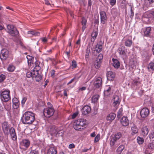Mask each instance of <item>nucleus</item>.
<instances>
[{"instance_id": "obj_28", "label": "nucleus", "mask_w": 154, "mask_h": 154, "mask_svg": "<svg viewBox=\"0 0 154 154\" xmlns=\"http://www.w3.org/2000/svg\"><path fill=\"white\" fill-rule=\"evenodd\" d=\"M151 30V28L150 27H146L144 31V35L145 36H149L150 35V32Z\"/></svg>"}, {"instance_id": "obj_29", "label": "nucleus", "mask_w": 154, "mask_h": 154, "mask_svg": "<svg viewBox=\"0 0 154 154\" xmlns=\"http://www.w3.org/2000/svg\"><path fill=\"white\" fill-rule=\"evenodd\" d=\"M118 51L120 55H125L126 53L124 50V47L122 46L120 47L118 49Z\"/></svg>"}, {"instance_id": "obj_57", "label": "nucleus", "mask_w": 154, "mask_h": 154, "mask_svg": "<svg viewBox=\"0 0 154 154\" xmlns=\"http://www.w3.org/2000/svg\"><path fill=\"white\" fill-rule=\"evenodd\" d=\"M78 112H75L72 115V119H74L78 115Z\"/></svg>"}, {"instance_id": "obj_23", "label": "nucleus", "mask_w": 154, "mask_h": 154, "mask_svg": "<svg viewBox=\"0 0 154 154\" xmlns=\"http://www.w3.org/2000/svg\"><path fill=\"white\" fill-rule=\"evenodd\" d=\"M111 88L110 86H106L105 87L104 91V94L106 96L109 95L111 93Z\"/></svg>"}, {"instance_id": "obj_37", "label": "nucleus", "mask_w": 154, "mask_h": 154, "mask_svg": "<svg viewBox=\"0 0 154 154\" xmlns=\"http://www.w3.org/2000/svg\"><path fill=\"white\" fill-rule=\"evenodd\" d=\"M113 102H120V100L119 97L117 95H115L113 96L112 99Z\"/></svg>"}, {"instance_id": "obj_43", "label": "nucleus", "mask_w": 154, "mask_h": 154, "mask_svg": "<svg viewBox=\"0 0 154 154\" xmlns=\"http://www.w3.org/2000/svg\"><path fill=\"white\" fill-rule=\"evenodd\" d=\"M5 108L6 110L8 111H9L11 109V104H6L5 106Z\"/></svg>"}, {"instance_id": "obj_62", "label": "nucleus", "mask_w": 154, "mask_h": 154, "mask_svg": "<svg viewBox=\"0 0 154 154\" xmlns=\"http://www.w3.org/2000/svg\"><path fill=\"white\" fill-rule=\"evenodd\" d=\"M26 58L27 59V61H28V60H32V59H34V58L33 57H32L31 56H30L29 55H28L27 56Z\"/></svg>"}, {"instance_id": "obj_48", "label": "nucleus", "mask_w": 154, "mask_h": 154, "mask_svg": "<svg viewBox=\"0 0 154 154\" xmlns=\"http://www.w3.org/2000/svg\"><path fill=\"white\" fill-rule=\"evenodd\" d=\"M72 63L71 67L72 69L75 68L77 66V64L75 61H72Z\"/></svg>"}, {"instance_id": "obj_13", "label": "nucleus", "mask_w": 154, "mask_h": 154, "mask_svg": "<svg viewBox=\"0 0 154 154\" xmlns=\"http://www.w3.org/2000/svg\"><path fill=\"white\" fill-rule=\"evenodd\" d=\"M140 114L142 118H146L149 114V110L147 108H143L140 111Z\"/></svg>"}, {"instance_id": "obj_33", "label": "nucleus", "mask_w": 154, "mask_h": 154, "mask_svg": "<svg viewBox=\"0 0 154 154\" xmlns=\"http://www.w3.org/2000/svg\"><path fill=\"white\" fill-rule=\"evenodd\" d=\"M124 149V147L123 145H120L117 149L116 152L117 154H120Z\"/></svg>"}, {"instance_id": "obj_17", "label": "nucleus", "mask_w": 154, "mask_h": 154, "mask_svg": "<svg viewBox=\"0 0 154 154\" xmlns=\"http://www.w3.org/2000/svg\"><path fill=\"white\" fill-rule=\"evenodd\" d=\"M120 122L121 124L123 126H128L129 123V121L127 117L123 116L121 119Z\"/></svg>"}, {"instance_id": "obj_60", "label": "nucleus", "mask_w": 154, "mask_h": 154, "mask_svg": "<svg viewBox=\"0 0 154 154\" xmlns=\"http://www.w3.org/2000/svg\"><path fill=\"white\" fill-rule=\"evenodd\" d=\"M27 99V98L26 97H24L23 98L22 100L21 101V103L23 105L24 104L25 102H26V100Z\"/></svg>"}, {"instance_id": "obj_32", "label": "nucleus", "mask_w": 154, "mask_h": 154, "mask_svg": "<svg viewBox=\"0 0 154 154\" xmlns=\"http://www.w3.org/2000/svg\"><path fill=\"white\" fill-rule=\"evenodd\" d=\"M134 58H131L130 59L129 61V64L131 67L132 69L135 66V63H134Z\"/></svg>"}, {"instance_id": "obj_34", "label": "nucleus", "mask_w": 154, "mask_h": 154, "mask_svg": "<svg viewBox=\"0 0 154 154\" xmlns=\"http://www.w3.org/2000/svg\"><path fill=\"white\" fill-rule=\"evenodd\" d=\"M15 68V67L13 65H9L8 68L7 69L9 72H12L14 71Z\"/></svg>"}, {"instance_id": "obj_9", "label": "nucleus", "mask_w": 154, "mask_h": 154, "mask_svg": "<svg viewBox=\"0 0 154 154\" xmlns=\"http://www.w3.org/2000/svg\"><path fill=\"white\" fill-rule=\"evenodd\" d=\"M57 128L54 125H51L48 126L47 129L48 133L52 136L55 135L57 131Z\"/></svg>"}, {"instance_id": "obj_35", "label": "nucleus", "mask_w": 154, "mask_h": 154, "mask_svg": "<svg viewBox=\"0 0 154 154\" xmlns=\"http://www.w3.org/2000/svg\"><path fill=\"white\" fill-rule=\"evenodd\" d=\"M137 141L139 144H141L143 143L144 139L142 137H138L137 138Z\"/></svg>"}, {"instance_id": "obj_55", "label": "nucleus", "mask_w": 154, "mask_h": 154, "mask_svg": "<svg viewBox=\"0 0 154 154\" xmlns=\"http://www.w3.org/2000/svg\"><path fill=\"white\" fill-rule=\"evenodd\" d=\"M154 2V0H146V2L149 5L151 4Z\"/></svg>"}, {"instance_id": "obj_44", "label": "nucleus", "mask_w": 154, "mask_h": 154, "mask_svg": "<svg viewBox=\"0 0 154 154\" xmlns=\"http://www.w3.org/2000/svg\"><path fill=\"white\" fill-rule=\"evenodd\" d=\"M117 140L112 137L110 141V144L111 146H113L115 144V142Z\"/></svg>"}, {"instance_id": "obj_59", "label": "nucleus", "mask_w": 154, "mask_h": 154, "mask_svg": "<svg viewBox=\"0 0 154 154\" xmlns=\"http://www.w3.org/2000/svg\"><path fill=\"white\" fill-rule=\"evenodd\" d=\"M69 91L67 89H65L64 90L63 94L64 95L67 97V92Z\"/></svg>"}, {"instance_id": "obj_2", "label": "nucleus", "mask_w": 154, "mask_h": 154, "mask_svg": "<svg viewBox=\"0 0 154 154\" xmlns=\"http://www.w3.org/2000/svg\"><path fill=\"white\" fill-rule=\"evenodd\" d=\"M35 66L32 72V78L35 77L37 82H39L42 79V76L38 73V72L41 69L40 63L38 61H36L35 63Z\"/></svg>"}, {"instance_id": "obj_12", "label": "nucleus", "mask_w": 154, "mask_h": 154, "mask_svg": "<svg viewBox=\"0 0 154 154\" xmlns=\"http://www.w3.org/2000/svg\"><path fill=\"white\" fill-rule=\"evenodd\" d=\"M100 15L101 23L103 24H105L107 21L106 13L104 11H101L100 12Z\"/></svg>"}, {"instance_id": "obj_46", "label": "nucleus", "mask_w": 154, "mask_h": 154, "mask_svg": "<svg viewBox=\"0 0 154 154\" xmlns=\"http://www.w3.org/2000/svg\"><path fill=\"white\" fill-rule=\"evenodd\" d=\"M30 154H38V151L37 149L32 150L30 152Z\"/></svg>"}, {"instance_id": "obj_61", "label": "nucleus", "mask_w": 154, "mask_h": 154, "mask_svg": "<svg viewBox=\"0 0 154 154\" xmlns=\"http://www.w3.org/2000/svg\"><path fill=\"white\" fill-rule=\"evenodd\" d=\"M75 147V146L73 143H71L70 144L69 146V148L71 149Z\"/></svg>"}, {"instance_id": "obj_42", "label": "nucleus", "mask_w": 154, "mask_h": 154, "mask_svg": "<svg viewBox=\"0 0 154 154\" xmlns=\"http://www.w3.org/2000/svg\"><path fill=\"white\" fill-rule=\"evenodd\" d=\"M28 34H30L35 35H39V33L38 32H35L32 31H29L28 32Z\"/></svg>"}, {"instance_id": "obj_18", "label": "nucleus", "mask_w": 154, "mask_h": 154, "mask_svg": "<svg viewBox=\"0 0 154 154\" xmlns=\"http://www.w3.org/2000/svg\"><path fill=\"white\" fill-rule=\"evenodd\" d=\"M93 43H89L87 47L86 50L85 56V58H88L89 55L90 53V49L91 47L93 46Z\"/></svg>"}, {"instance_id": "obj_30", "label": "nucleus", "mask_w": 154, "mask_h": 154, "mask_svg": "<svg viewBox=\"0 0 154 154\" xmlns=\"http://www.w3.org/2000/svg\"><path fill=\"white\" fill-rule=\"evenodd\" d=\"M145 15H147V17L148 18L154 19V11H152L151 12H147L146 13Z\"/></svg>"}, {"instance_id": "obj_27", "label": "nucleus", "mask_w": 154, "mask_h": 154, "mask_svg": "<svg viewBox=\"0 0 154 154\" xmlns=\"http://www.w3.org/2000/svg\"><path fill=\"white\" fill-rule=\"evenodd\" d=\"M98 35V32L96 31L93 32L91 35V41L94 42Z\"/></svg>"}, {"instance_id": "obj_52", "label": "nucleus", "mask_w": 154, "mask_h": 154, "mask_svg": "<svg viewBox=\"0 0 154 154\" xmlns=\"http://www.w3.org/2000/svg\"><path fill=\"white\" fill-rule=\"evenodd\" d=\"M26 76L28 78H30V77H32V73L31 72H28L26 74Z\"/></svg>"}, {"instance_id": "obj_39", "label": "nucleus", "mask_w": 154, "mask_h": 154, "mask_svg": "<svg viewBox=\"0 0 154 154\" xmlns=\"http://www.w3.org/2000/svg\"><path fill=\"white\" fill-rule=\"evenodd\" d=\"M148 69H150L152 70H154V63L153 62L150 63L148 66Z\"/></svg>"}, {"instance_id": "obj_25", "label": "nucleus", "mask_w": 154, "mask_h": 154, "mask_svg": "<svg viewBox=\"0 0 154 154\" xmlns=\"http://www.w3.org/2000/svg\"><path fill=\"white\" fill-rule=\"evenodd\" d=\"M113 63L112 65L115 68L118 69L120 66L119 62L117 59H112Z\"/></svg>"}, {"instance_id": "obj_1", "label": "nucleus", "mask_w": 154, "mask_h": 154, "mask_svg": "<svg viewBox=\"0 0 154 154\" xmlns=\"http://www.w3.org/2000/svg\"><path fill=\"white\" fill-rule=\"evenodd\" d=\"M34 114L30 111L25 112L22 118V122L24 124H31L35 120Z\"/></svg>"}, {"instance_id": "obj_38", "label": "nucleus", "mask_w": 154, "mask_h": 154, "mask_svg": "<svg viewBox=\"0 0 154 154\" xmlns=\"http://www.w3.org/2000/svg\"><path fill=\"white\" fill-rule=\"evenodd\" d=\"M132 43V41L130 40H127L125 42V45L128 47H130Z\"/></svg>"}, {"instance_id": "obj_64", "label": "nucleus", "mask_w": 154, "mask_h": 154, "mask_svg": "<svg viewBox=\"0 0 154 154\" xmlns=\"http://www.w3.org/2000/svg\"><path fill=\"white\" fill-rule=\"evenodd\" d=\"M131 15H130V17L131 18L132 17H133L134 16V12L133 11H132V10L131 8Z\"/></svg>"}, {"instance_id": "obj_45", "label": "nucleus", "mask_w": 154, "mask_h": 154, "mask_svg": "<svg viewBox=\"0 0 154 154\" xmlns=\"http://www.w3.org/2000/svg\"><path fill=\"white\" fill-rule=\"evenodd\" d=\"M154 148V144L153 143H149L148 145V149H153Z\"/></svg>"}, {"instance_id": "obj_10", "label": "nucleus", "mask_w": 154, "mask_h": 154, "mask_svg": "<svg viewBox=\"0 0 154 154\" xmlns=\"http://www.w3.org/2000/svg\"><path fill=\"white\" fill-rule=\"evenodd\" d=\"M8 51L6 49H3L1 51L0 57L2 60H5L8 58Z\"/></svg>"}, {"instance_id": "obj_58", "label": "nucleus", "mask_w": 154, "mask_h": 154, "mask_svg": "<svg viewBox=\"0 0 154 154\" xmlns=\"http://www.w3.org/2000/svg\"><path fill=\"white\" fill-rule=\"evenodd\" d=\"M27 62L28 66H31L33 65V63L32 60H28Z\"/></svg>"}, {"instance_id": "obj_11", "label": "nucleus", "mask_w": 154, "mask_h": 154, "mask_svg": "<svg viewBox=\"0 0 154 154\" xmlns=\"http://www.w3.org/2000/svg\"><path fill=\"white\" fill-rule=\"evenodd\" d=\"M102 78L100 77L96 78L93 84L96 88H99L102 85Z\"/></svg>"}, {"instance_id": "obj_22", "label": "nucleus", "mask_w": 154, "mask_h": 154, "mask_svg": "<svg viewBox=\"0 0 154 154\" xmlns=\"http://www.w3.org/2000/svg\"><path fill=\"white\" fill-rule=\"evenodd\" d=\"M102 42H100L96 45L95 50L97 53H99L102 50Z\"/></svg>"}, {"instance_id": "obj_51", "label": "nucleus", "mask_w": 154, "mask_h": 154, "mask_svg": "<svg viewBox=\"0 0 154 154\" xmlns=\"http://www.w3.org/2000/svg\"><path fill=\"white\" fill-rule=\"evenodd\" d=\"M5 79V76L3 74L0 75V82L3 81Z\"/></svg>"}, {"instance_id": "obj_3", "label": "nucleus", "mask_w": 154, "mask_h": 154, "mask_svg": "<svg viewBox=\"0 0 154 154\" xmlns=\"http://www.w3.org/2000/svg\"><path fill=\"white\" fill-rule=\"evenodd\" d=\"M86 120L84 119H79L75 121L74 122L73 127L75 130L77 131H82L85 125H86Z\"/></svg>"}, {"instance_id": "obj_41", "label": "nucleus", "mask_w": 154, "mask_h": 154, "mask_svg": "<svg viewBox=\"0 0 154 154\" xmlns=\"http://www.w3.org/2000/svg\"><path fill=\"white\" fill-rule=\"evenodd\" d=\"M63 135V131L61 130L58 131V130L57 129V131L56 133V134H55V135L57 136H62Z\"/></svg>"}, {"instance_id": "obj_8", "label": "nucleus", "mask_w": 154, "mask_h": 154, "mask_svg": "<svg viewBox=\"0 0 154 154\" xmlns=\"http://www.w3.org/2000/svg\"><path fill=\"white\" fill-rule=\"evenodd\" d=\"M103 58V55L101 54H99L97 57L94 64V66L96 68L98 69L100 67Z\"/></svg>"}, {"instance_id": "obj_20", "label": "nucleus", "mask_w": 154, "mask_h": 154, "mask_svg": "<svg viewBox=\"0 0 154 154\" xmlns=\"http://www.w3.org/2000/svg\"><path fill=\"white\" fill-rule=\"evenodd\" d=\"M115 77V75L112 72L110 71L107 73V79L109 80H113Z\"/></svg>"}, {"instance_id": "obj_5", "label": "nucleus", "mask_w": 154, "mask_h": 154, "mask_svg": "<svg viewBox=\"0 0 154 154\" xmlns=\"http://www.w3.org/2000/svg\"><path fill=\"white\" fill-rule=\"evenodd\" d=\"M7 32L11 36H15L18 35L19 32L16 27L12 25L7 26Z\"/></svg>"}, {"instance_id": "obj_4", "label": "nucleus", "mask_w": 154, "mask_h": 154, "mask_svg": "<svg viewBox=\"0 0 154 154\" xmlns=\"http://www.w3.org/2000/svg\"><path fill=\"white\" fill-rule=\"evenodd\" d=\"M0 97L1 100L5 102L11 99L10 91L8 89L3 90L0 91Z\"/></svg>"}, {"instance_id": "obj_63", "label": "nucleus", "mask_w": 154, "mask_h": 154, "mask_svg": "<svg viewBox=\"0 0 154 154\" xmlns=\"http://www.w3.org/2000/svg\"><path fill=\"white\" fill-rule=\"evenodd\" d=\"M76 79V77H75L73 78L68 83L67 85H69L70 83H72L74 80Z\"/></svg>"}, {"instance_id": "obj_19", "label": "nucleus", "mask_w": 154, "mask_h": 154, "mask_svg": "<svg viewBox=\"0 0 154 154\" xmlns=\"http://www.w3.org/2000/svg\"><path fill=\"white\" fill-rule=\"evenodd\" d=\"M149 132V130L147 126H143L141 129L142 135L144 136H146Z\"/></svg>"}, {"instance_id": "obj_53", "label": "nucleus", "mask_w": 154, "mask_h": 154, "mask_svg": "<svg viewBox=\"0 0 154 154\" xmlns=\"http://www.w3.org/2000/svg\"><path fill=\"white\" fill-rule=\"evenodd\" d=\"M132 131L131 134L132 135H134L135 134V126L134 125L133 126H131Z\"/></svg>"}, {"instance_id": "obj_21", "label": "nucleus", "mask_w": 154, "mask_h": 154, "mask_svg": "<svg viewBox=\"0 0 154 154\" xmlns=\"http://www.w3.org/2000/svg\"><path fill=\"white\" fill-rule=\"evenodd\" d=\"M57 153L56 148L54 146H51L48 149L47 154H56Z\"/></svg>"}, {"instance_id": "obj_31", "label": "nucleus", "mask_w": 154, "mask_h": 154, "mask_svg": "<svg viewBox=\"0 0 154 154\" xmlns=\"http://www.w3.org/2000/svg\"><path fill=\"white\" fill-rule=\"evenodd\" d=\"M99 96L98 95L96 94L93 96L92 97V102L94 103L97 102Z\"/></svg>"}, {"instance_id": "obj_50", "label": "nucleus", "mask_w": 154, "mask_h": 154, "mask_svg": "<svg viewBox=\"0 0 154 154\" xmlns=\"http://www.w3.org/2000/svg\"><path fill=\"white\" fill-rule=\"evenodd\" d=\"M120 102H113L112 103V105L115 108H117L119 105Z\"/></svg>"}, {"instance_id": "obj_54", "label": "nucleus", "mask_w": 154, "mask_h": 154, "mask_svg": "<svg viewBox=\"0 0 154 154\" xmlns=\"http://www.w3.org/2000/svg\"><path fill=\"white\" fill-rule=\"evenodd\" d=\"M116 2V0H110V4L112 6L115 5Z\"/></svg>"}, {"instance_id": "obj_49", "label": "nucleus", "mask_w": 154, "mask_h": 154, "mask_svg": "<svg viewBox=\"0 0 154 154\" xmlns=\"http://www.w3.org/2000/svg\"><path fill=\"white\" fill-rule=\"evenodd\" d=\"M87 20L84 17L82 18V20L81 22L82 25H86Z\"/></svg>"}, {"instance_id": "obj_16", "label": "nucleus", "mask_w": 154, "mask_h": 154, "mask_svg": "<svg viewBox=\"0 0 154 154\" xmlns=\"http://www.w3.org/2000/svg\"><path fill=\"white\" fill-rule=\"evenodd\" d=\"M91 111V107L88 105L84 106L82 109V113L85 115H86L89 113Z\"/></svg>"}, {"instance_id": "obj_56", "label": "nucleus", "mask_w": 154, "mask_h": 154, "mask_svg": "<svg viewBox=\"0 0 154 154\" xmlns=\"http://www.w3.org/2000/svg\"><path fill=\"white\" fill-rule=\"evenodd\" d=\"M149 138L150 139L154 140V132H152L150 134Z\"/></svg>"}, {"instance_id": "obj_7", "label": "nucleus", "mask_w": 154, "mask_h": 154, "mask_svg": "<svg viewBox=\"0 0 154 154\" xmlns=\"http://www.w3.org/2000/svg\"><path fill=\"white\" fill-rule=\"evenodd\" d=\"M54 112V109L52 107H48L45 109L43 111L44 115L46 117H50L53 115Z\"/></svg>"}, {"instance_id": "obj_14", "label": "nucleus", "mask_w": 154, "mask_h": 154, "mask_svg": "<svg viewBox=\"0 0 154 154\" xmlns=\"http://www.w3.org/2000/svg\"><path fill=\"white\" fill-rule=\"evenodd\" d=\"M30 142L29 140L26 139L22 140L20 143V146L23 149L27 148L30 145Z\"/></svg>"}, {"instance_id": "obj_24", "label": "nucleus", "mask_w": 154, "mask_h": 154, "mask_svg": "<svg viewBox=\"0 0 154 154\" xmlns=\"http://www.w3.org/2000/svg\"><path fill=\"white\" fill-rule=\"evenodd\" d=\"M116 115L114 113H111L109 114L106 117V119L107 121H109L110 122H112L115 118Z\"/></svg>"}, {"instance_id": "obj_6", "label": "nucleus", "mask_w": 154, "mask_h": 154, "mask_svg": "<svg viewBox=\"0 0 154 154\" xmlns=\"http://www.w3.org/2000/svg\"><path fill=\"white\" fill-rule=\"evenodd\" d=\"M1 127L4 134L8 135L9 134V130L11 128L8 122H4L2 123Z\"/></svg>"}, {"instance_id": "obj_40", "label": "nucleus", "mask_w": 154, "mask_h": 154, "mask_svg": "<svg viewBox=\"0 0 154 154\" xmlns=\"http://www.w3.org/2000/svg\"><path fill=\"white\" fill-rule=\"evenodd\" d=\"M123 109L122 108L120 109L117 112V117L119 118H120L122 115Z\"/></svg>"}, {"instance_id": "obj_36", "label": "nucleus", "mask_w": 154, "mask_h": 154, "mask_svg": "<svg viewBox=\"0 0 154 154\" xmlns=\"http://www.w3.org/2000/svg\"><path fill=\"white\" fill-rule=\"evenodd\" d=\"M122 136V134L121 133L119 132L116 134L113 137L115 139L117 140H119Z\"/></svg>"}, {"instance_id": "obj_26", "label": "nucleus", "mask_w": 154, "mask_h": 154, "mask_svg": "<svg viewBox=\"0 0 154 154\" xmlns=\"http://www.w3.org/2000/svg\"><path fill=\"white\" fill-rule=\"evenodd\" d=\"M13 107L14 109H17L19 106V103L16 98L13 99Z\"/></svg>"}, {"instance_id": "obj_47", "label": "nucleus", "mask_w": 154, "mask_h": 154, "mask_svg": "<svg viewBox=\"0 0 154 154\" xmlns=\"http://www.w3.org/2000/svg\"><path fill=\"white\" fill-rule=\"evenodd\" d=\"M100 139V135L98 134L95 137L94 140L95 143H96Z\"/></svg>"}, {"instance_id": "obj_15", "label": "nucleus", "mask_w": 154, "mask_h": 154, "mask_svg": "<svg viewBox=\"0 0 154 154\" xmlns=\"http://www.w3.org/2000/svg\"><path fill=\"white\" fill-rule=\"evenodd\" d=\"M9 134H10L12 140H16L17 139V137L14 128L12 127H11L9 130Z\"/></svg>"}]
</instances>
